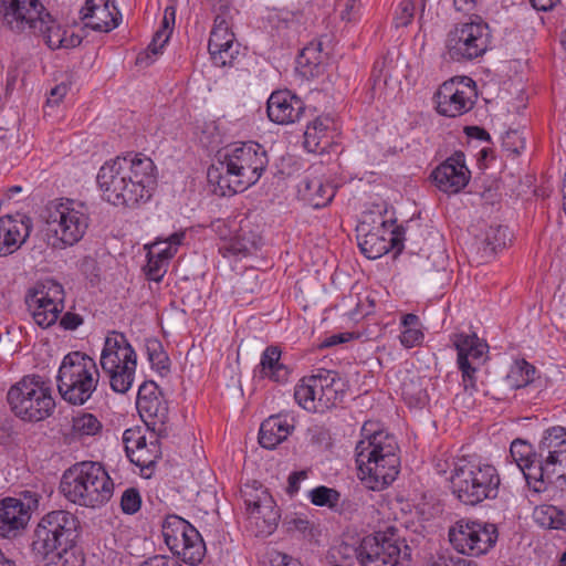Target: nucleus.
Listing matches in <instances>:
<instances>
[{"mask_svg":"<svg viewBox=\"0 0 566 566\" xmlns=\"http://www.w3.org/2000/svg\"><path fill=\"white\" fill-rule=\"evenodd\" d=\"M360 566H399L411 559V548L396 527L369 534L356 548Z\"/></svg>","mask_w":566,"mask_h":566,"instance_id":"nucleus-9","label":"nucleus"},{"mask_svg":"<svg viewBox=\"0 0 566 566\" xmlns=\"http://www.w3.org/2000/svg\"><path fill=\"white\" fill-rule=\"evenodd\" d=\"M169 32L166 30H158L154 36L149 45L147 46L144 53H139L136 63L137 64H150L154 62V57L161 53V50L167 44L169 40Z\"/></svg>","mask_w":566,"mask_h":566,"instance_id":"nucleus-46","label":"nucleus"},{"mask_svg":"<svg viewBox=\"0 0 566 566\" xmlns=\"http://www.w3.org/2000/svg\"><path fill=\"white\" fill-rule=\"evenodd\" d=\"M99 373L95 360L85 353L71 352L64 356L57 371V390L62 399L83 406L96 391Z\"/></svg>","mask_w":566,"mask_h":566,"instance_id":"nucleus-6","label":"nucleus"},{"mask_svg":"<svg viewBox=\"0 0 566 566\" xmlns=\"http://www.w3.org/2000/svg\"><path fill=\"white\" fill-rule=\"evenodd\" d=\"M233 44H237L234 33L223 18L217 17L208 41L209 53H216L226 48L230 49Z\"/></svg>","mask_w":566,"mask_h":566,"instance_id":"nucleus-36","label":"nucleus"},{"mask_svg":"<svg viewBox=\"0 0 566 566\" xmlns=\"http://www.w3.org/2000/svg\"><path fill=\"white\" fill-rule=\"evenodd\" d=\"M102 423L96 416L88 412H83L72 420L73 433L78 437H91L102 431Z\"/></svg>","mask_w":566,"mask_h":566,"instance_id":"nucleus-45","label":"nucleus"},{"mask_svg":"<svg viewBox=\"0 0 566 566\" xmlns=\"http://www.w3.org/2000/svg\"><path fill=\"white\" fill-rule=\"evenodd\" d=\"M160 437L158 432H153L149 444L143 448V450H138L133 458H129L130 462L139 467L142 471L153 470L156 462L161 458Z\"/></svg>","mask_w":566,"mask_h":566,"instance_id":"nucleus-37","label":"nucleus"},{"mask_svg":"<svg viewBox=\"0 0 566 566\" xmlns=\"http://www.w3.org/2000/svg\"><path fill=\"white\" fill-rule=\"evenodd\" d=\"M304 112V102L289 90L275 91L268 99V117L275 124L289 125L296 123Z\"/></svg>","mask_w":566,"mask_h":566,"instance_id":"nucleus-24","label":"nucleus"},{"mask_svg":"<svg viewBox=\"0 0 566 566\" xmlns=\"http://www.w3.org/2000/svg\"><path fill=\"white\" fill-rule=\"evenodd\" d=\"M210 228L221 240L226 242L232 237L230 223L224 219H217L211 222Z\"/></svg>","mask_w":566,"mask_h":566,"instance_id":"nucleus-56","label":"nucleus"},{"mask_svg":"<svg viewBox=\"0 0 566 566\" xmlns=\"http://www.w3.org/2000/svg\"><path fill=\"white\" fill-rule=\"evenodd\" d=\"M60 489L73 504L95 509L112 499L114 483L102 463L82 461L64 471Z\"/></svg>","mask_w":566,"mask_h":566,"instance_id":"nucleus-5","label":"nucleus"},{"mask_svg":"<svg viewBox=\"0 0 566 566\" xmlns=\"http://www.w3.org/2000/svg\"><path fill=\"white\" fill-rule=\"evenodd\" d=\"M321 376V369H318L316 374L302 378L300 384L295 386L294 398L305 410L317 411L321 408L318 401L321 397L318 387Z\"/></svg>","mask_w":566,"mask_h":566,"instance_id":"nucleus-34","label":"nucleus"},{"mask_svg":"<svg viewBox=\"0 0 566 566\" xmlns=\"http://www.w3.org/2000/svg\"><path fill=\"white\" fill-rule=\"evenodd\" d=\"M33 224L30 217L21 213L0 217V256L19 250L28 240Z\"/></svg>","mask_w":566,"mask_h":566,"instance_id":"nucleus-22","label":"nucleus"},{"mask_svg":"<svg viewBox=\"0 0 566 566\" xmlns=\"http://www.w3.org/2000/svg\"><path fill=\"white\" fill-rule=\"evenodd\" d=\"M271 563L273 566H303V564L286 554L274 553V556L271 558Z\"/></svg>","mask_w":566,"mask_h":566,"instance_id":"nucleus-62","label":"nucleus"},{"mask_svg":"<svg viewBox=\"0 0 566 566\" xmlns=\"http://www.w3.org/2000/svg\"><path fill=\"white\" fill-rule=\"evenodd\" d=\"M80 14L84 25L97 32H111L119 25L122 19L112 0H86Z\"/></svg>","mask_w":566,"mask_h":566,"instance_id":"nucleus-23","label":"nucleus"},{"mask_svg":"<svg viewBox=\"0 0 566 566\" xmlns=\"http://www.w3.org/2000/svg\"><path fill=\"white\" fill-rule=\"evenodd\" d=\"M296 70L304 77H316L323 72L322 43H308L296 59Z\"/></svg>","mask_w":566,"mask_h":566,"instance_id":"nucleus-35","label":"nucleus"},{"mask_svg":"<svg viewBox=\"0 0 566 566\" xmlns=\"http://www.w3.org/2000/svg\"><path fill=\"white\" fill-rule=\"evenodd\" d=\"M318 398L321 409H329L343 402L345 397V381L335 370L321 368Z\"/></svg>","mask_w":566,"mask_h":566,"instance_id":"nucleus-31","label":"nucleus"},{"mask_svg":"<svg viewBox=\"0 0 566 566\" xmlns=\"http://www.w3.org/2000/svg\"><path fill=\"white\" fill-rule=\"evenodd\" d=\"M67 91H69V85L65 83L55 85L50 92V96L48 98V104L49 105H57L62 101V98L65 96Z\"/></svg>","mask_w":566,"mask_h":566,"instance_id":"nucleus-61","label":"nucleus"},{"mask_svg":"<svg viewBox=\"0 0 566 566\" xmlns=\"http://www.w3.org/2000/svg\"><path fill=\"white\" fill-rule=\"evenodd\" d=\"M31 32L41 35L48 46L53 50L60 49L61 45H63L65 30H62V28L56 24L50 13L49 17L43 14V25L36 24Z\"/></svg>","mask_w":566,"mask_h":566,"instance_id":"nucleus-40","label":"nucleus"},{"mask_svg":"<svg viewBox=\"0 0 566 566\" xmlns=\"http://www.w3.org/2000/svg\"><path fill=\"white\" fill-rule=\"evenodd\" d=\"M256 249L255 241L247 238L245 232L241 229L239 233L232 235L220 250L224 251V255L231 254L233 256H248Z\"/></svg>","mask_w":566,"mask_h":566,"instance_id":"nucleus-43","label":"nucleus"},{"mask_svg":"<svg viewBox=\"0 0 566 566\" xmlns=\"http://www.w3.org/2000/svg\"><path fill=\"white\" fill-rule=\"evenodd\" d=\"M123 443L129 459L133 458L138 450H143V448L149 444V441L139 429H126L123 433Z\"/></svg>","mask_w":566,"mask_h":566,"instance_id":"nucleus-47","label":"nucleus"},{"mask_svg":"<svg viewBox=\"0 0 566 566\" xmlns=\"http://www.w3.org/2000/svg\"><path fill=\"white\" fill-rule=\"evenodd\" d=\"M161 532L165 544L184 563L191 566L199 565L206 556V544L198 532L185 518L169 514L165 517Z\"/></svg>","mask_w":566,"mask_h":566,"instance_id":"nucleus-12","label":"nucleus"},{"mask_svg":"<svg viewBox=\"0 0 566 566\" xmlns=\"http://www.w3.org/2000/svg\"><path fill=\"white\" fill-rule=\"evenodd\" d=\"M500 484L495 467L465 459L455 464L451 475L453 494L461 503L471 506L495 499Z\"/></svg>","mask_w":566,"mask_h":566,"instance_id":"nucleus-7","label":"nucleus"},{"mask_svg":"<svg viewBox=\"0 0 566 566\" xmlns=\"http://www.w3.org/2000/svg\"><path fill=\"white\" fill-rule=\"evenodd\" d=\"M326 125H324L323 120L316 118L311 124L307 125V128L304 133V145L305 147H310L312 142L318 137V134H323L326 130ZM317 145V143H314Z\"/></svg>","mask_w":566,"mask_h":566,"instance_id":"nucleus-55","label":"nucleus"},{"mask_svg":"<svg viewBox=\"0 0 566 566\" xmlns=\"http://www.w3.org/2000/svg\"><path fill=\"white\" fill-rule=\"evenodd\" d=\"M415 3L412 0H402L395 14V25L397 28L407 27L413 19Z\"/></svg>","mask_w":566,"mask_h":566,"instance_id":"nucleus-51","label":"nucleus"},{"mask_svg":"<svg viewBox=\"0 0 566 566\" xmlns=\"http://www.w3.org/2000/svg\"><path fill=\"white\" fill-rule=\"evenodd\" d=\"M136 366L120 365L119 368L111 373H105L109 378L111 388L117 394H126L134 381Z\"/></svg>","mask_w":566,"mask_h":566,"instance_id":"nucleus-44","label":"nucleus"},{"mask_svg":"<svg viewBox=\"0 0 566 566\" xmlns=\"http://www.w3.org/2000/svg\"><path fill=\"white\" fill-rule=\"evenodd\" d=\"M307 478L306 471L292 472L287 479L286 492L290 496H294L300 491V483Z\"/></svg>","mask_w":566,"mask_h":566,"instance_id":"nucleus-59","label":"nucleus"},{"mask_svg":"<svg viewBox=\"0 0 566 566\" xmlns=\"http://www.w3.org/2000/svg\"><path fill=\"white\" fill-rule=\"evenodd\" d=\"M308 497L315 506H326L336 513L343 512L339 505L342 495L336 489L319 485L308 492Z\"/></svg>","mask_w":566,"mask_h":566,"instance_id":"nucleus-41","label":"nucleus"},{"mask_svg":"<svg viewBox=\"0 0 566 566\" xmlns=\"http://www.w3.org/2000/svg\"><path fill=\"white\" fill-rule=\"evenodd\" d=\"M387 60L386 57L378 59L373 67L371 72V78L375 84L379 83L380 81H384V83H387V74H384V70L386 69Z\"/></svg>","mask_w":566,"mask_h":566,"instance_id":"nucleus-60","label":"nucleus"},{"mask_svg":"<svg viewBox=\"0 0 566 566\" xmlns=\"http://www.w3.org/2000/svg\"><path fill=\"white\" fill-rule=\"evenodd\" d=\"M240 53V44H233L230 49H221L219 52H210V57L216 66H231Z\"/></svg>","mask_w":566,"mask_h":566,"instance_id":"nucleus-50","label":"nucleus"},{"mask_svg":"<svg viewBox=\"0 0 566 566\" xmlns=\"http://www.w3.org/2000/svg\"><path fill=\"white\" fill-rule=\"evenodd\" d=\"M499 532L495 524L476 521H458L449 531L453 547L468 556L486 554L497 542Z\"/></svg>","mask_w":566,"mask_h":566,"instance_id":"nucleus-14","label":"nucleus"},{"mask_svg":"<svg viewBox=\"0 0 566 566\" xmlns=\"http://www.w3.org/2000/svg\"><path fill=\"white\" fill-rule=\"evenodd\" d=\"M185 239V230L171 233L166 239H157L153 245V249H157V252L150 250L147 254L145 274L148 280L159 282L163 279L166 273L165 266L167 262L176 255L178 248L184 243Z\"/></svg>","mask_w":566,"mask_h":566,"instance_id":"nucleus-21","label":"nucleus"},{"mask_svg":"<svg viewBox=\"0 0 566 566\" xmlns=\"http://www.w3.org/2000/svg\"><path fill=\"white\" fill-rule=\"evenodd\" d=\"M11 412L23 422H40L55 408L50 385L39 375H28L12 385L7 392Z\"/></svg>","mask_w":566,"mask_h":566,"instance_id":"nucleus-8","label":"nucleus"},{"mask_svg":"<svg viewBox=\"0 0 566 566\" xmlns=\"http://www.w3.org/2000/svg\"><path fill=\"white\" fill-rule=\"evenodd\" d=\"M242 494L244 496L247 510L251 514H258L259 517L263 518L264 523H266L269 527L277 525L280 520V510L276 507L273 499L265 490L261 488V495L253 496L247 485L245 489L242 490Z\"/></svg>","mask_w":566,"mask_h":566,"instance_id":"nucleus-32","label":"nucleus"},{"mask_svg":"<svg viewBox=\"0 0 566 566\" xmlns=\"http://www.w3.org/2000/svg\"><path fill=\"white\" fill-rule=\"evenodd\" d=\"M430 178L440 191L460 192L471 178V172L465 165V155L462 151H455L432 170Z\"/></svg>","mask_w":566,"mask_h":566,"instance_id":"nucleus-19","label":"nucleus"},{"mask_svg":"<svg viewBox=\"0 0 566 566\" xmlns=\"http://www.w3.org/2000/svg\"><path fill=\"white\" fill-rule=\"evenodd\" d=\"M0 13L3 23L14 32H30L36 25H43V14L49 12L40 0H0Z\"/></svg>","mask_w":566,"mask_h":566,"instance_id":"nucleus-18","label":"nucleus"},{"mask_svg":"<svg viewBox=\"0 0 566 566\" xmlns=\"http://www.w3.org/2000/svg\"><path fill=\"white\" fill-rule=\"evenodd\" d=\"M80 270L91 282L98 277L99 268L97 262L91 256H85L82 260Z\"/></svg>","mask_w":566,"mask_h":566,"instance_id":"nucleus-57","label":"nucleus"},{"mask_svg":"<svg viewBox=\"0 0 566 566\" xmlns=\"http://www.w3.org/2000/svg\"><path fill=\"white\" fill-rule=\"evenodd\" d=\"M399 339L403 347L412 348L422 342L423 333L419 328H403Z\"/></svg>","mask_w":566,"mask_h":566,"instance_id":"nucleus-54","label":"nucleus"},{"mask_svg":"<svg viewBox=\"0 0 566 566\" xmlns=\"http://www.w3.org/2000/svg\"><path fill=\"white\" fill-rule=\"evenodd\" d=\"M506 228L497 227L491 229L485 237V243L491 251L495 252L497 249L505 247Z\"/></svg>","mask_w":566,"mask_h":566,"instance_id":"nucleus-52","label":"nucleus"},{"mask_svg":"<svg viewBox=\"0 0 566 566\" xmlns=\"http://www.w3.org/2000/svg\"><path fill=\"white\" fill-rule=\"evenodd\" d=\"M174 560L167 555H154L145 559L139 566H170Z\"/></svg>","mask_w":566,"mask_h":566,"instance_id":"nucleus-64","label":"nucleus"},{"mask_svg":"<svg viewBox=\"0 0 566 566\" xmlns=\"http://www.w3.org/2000/svg\"><path fill=\"white\" fill-rule=\"evenodd\" d=\"M82 324V316L73 312H66L60 318V326L65 331H74Z\"/></svg>","mask_w":566,"mask_h":566,"instance_id":"nucleus-58","label":"nucleus"},{"mask_svg":"<svg viewBox=\"0 0 566 566\" xmlns=\"http://www.w3.org/2000/svg\"><path fill=\"white\" fill-rule=\"evenodd\" d=\"M46 223L63 247L77 243L88 228L87 208L71 199L51 201L46 206Z\"/></svg>","mask_w":566,"mask_h":566,"instance_id":"nucleus-10","label":"nucleus"},{"mask_svg":"<svg viewBox=\"0 0 566 566\" xmlns=\"http://www.w3.org/2000/svg\"><path fill=\"white\" fill-rule=\"evenodd\" d=\"M142 496L136 488L125 490L120 497V507L125 514H135L140 510Z\"/></svg>","mask_w":566,"mask_h":566,"instance_id":"nucleus-49","label":"nucleus"},{"mask_svg":"<svg viewBox=\"0 0 566 566\" xmlns=\"http://www.w3.org/2000/svg\"><path fill=\"white\" fill-rule=\"evenodd\" d=\"M15 497L0 501V537L13 538L27 527L30 517Z\"/></svg>","mask_w":566,"mask_h":566,"instance_id":"nucleus-27","label":"nucleus"},{"mask_svg":"<svg viewBox=\"0 0 566 566\" xmlns=\"http://www.w3.org/2000/svg\"><path fill=\"white\" fill-rule=\"evenodd\" d=\"M536 368L525 359H517L511 366L505 381L512 389H520L530 385L535 377Z\"/></svg>","mask_w":566,"mask_h":566,"instance_id":"nucleus-38","label":"nucleus"},{"mask_svg":"<svg viewBox=\"0 0 566 566\" xmlns=\"http://www.w3.org/2000/svg\"><path fill=\"white\" fill-rule=\"evenodd\" d=\"M402 240V229L397 227L389 232V238H385L384 234H380L379 230L369 231L363 237L358 245L361 253L367 259L376 260L388 253L390 250H395L396 253H400L403 248Z\"/></svg>","mask_w":566,"mask_h":566,"instance_id":"nucleus-26","label":"nucleus"},{"mask_svg":"<svg viewBox=\"0 0 566 566\" xmlns=\"http://www.w3.org/2000/svg\"><path fill=\"white\" fill-rule=\"evenodd\" d=\"M282 352L279 346H268L261 355L258 365L261 378H268L274 382H285L290 376L289 367L281 361Z\"/></svg>","mask_w":566,"mask_h":566,"instance_id":"nucleus-33","label":"nucleus"},{"mask_svg":"<svg viewBox=\"0 0 566 566\" xmlns=\"http://www.w3.org/2000/svg\"><path fill=\"white\" fill-rule=\"evenodd\" d=\"M482 365L474 364H465L464 361L458 365L459 370L461 371L462 384L465 391H470L472 395L474 391H478L476 385V373L479 371Z\"/></svg>","mask_w":566,"mask_h":566,"instance_id":"nucleus-48","label":"nucleus"},{"mask_svg":"<svg viewBox=\"0 0 566 566\" xmlns=\"http://www.w3.org/2000/svg\"><path fill=\"white\" fill-rule=\"evenodd\" d=\"M99 363L104 373L114 371L120 365L137 366V355L124 333L117 331L108 333Z\"/></svg>","mask_w":566,"mask_h":566,"instance_id":"nucleus-25","label":"nucleus"},{"mask_svg":"<svg viewBox=\"0 0 566 566\" xmlns=\"http://www.w3.org/2000/svg\"><path fill=\"white\" fill-rule=\"evenodd\" d=\"M146 352L151 368L159 373L160 376H166L170 371V359L164 350L161 342L157 338L147 339Z\"/></svg>","mask_w":566,"mask_h":566,"instance_id":"nucleus-42","label":"nucleus"},{"mask_svg":"<svg viewBox=\"0 0 566 566\" xmlns=\"http://www.w3.org/2000/svg\"><path fill=\"white\" fill-rule=\"evenodd\" d=\"M336 195V187L319 177H304L298 185V196L314 209L328 206Z\"/></svg>","mask_w":566,"mask_h":566,"instance_id":"nucleus-28","label":"nucleus"},{"mask_svg":"<svg viewBox=\"0 0 566 566\" xmlns=\"http://www.w3.org/2000/svg\"><path fill=\"white\" fill-rule=\"evenodd\" d=\"M491 43L489 24L480 17L458 23L447 35L446 49L452 61L467 62L481 57Z\"/></svg>","mask_w":566,"mask_h":566,"instance_id":"nucleus-11","label":"nucleus"},{"mask_svg":"<svg viewBox=\"0 0 566 566\" xmlns=\"http://www.w3.org/2000/svg\"><path fill=\"white\" fill-rule=\"evenodd\" d=\"M475 96V83L471 78L459 83L447 81L434 94L437 112L447 117L463 115L472 109Z\"/></svg>","mask_w":566,"mask_h":566,"instance_id":"nucleus-16","label":"nucleus"},{"mask_svg":"<svg viewBox=\"0 0 566 566\" xmlns=\"http://www.w3.org/2000/svg\"><path fill=\"white\" fill-rule=\"evenodd\" d=\"M453 345L457 349V365L465 364L483 365L488 359L489 345L484 339L476 336L475 333H458L452 336Z\"/></svg>","mask_w":566,"mask_h":566,"instance_id":"nucleus-29","label":"nucleus"},{"mask_svg":"<svg viewBox=\"0 0 566 566\" xmlns=\"http://www.w3.org/2000/svg\"><path fill=\"white\" fill-rule=\"evenodd\" d=\"M269 164L264 147L247 142L218 151L217 160L207 171L210 184H216L222 196L242 192L255 185Z\"/></svg>","mask_w":566,"mask_h":566,"instance_id":"nucleus-3","label":"nucleus"},{"mask_svg":"<svg viewBox=\"0 0 566 566\" xmlns=\"http://www.w3.org/2000/svg\"><path fill=\"white\" fill-rule=\"evenodd\" d=\"M538 457L543 467L545 491L553 482L554 475L566 467V429L553 427L544 432L538 443Z\"/></svg>","mask_w":566,"mask_h":566,"instance_id":"nucleus-17","label":"nucleus"},{"mask_svg":"<svg viewBox=\"0 0 566 566\" xmlns=\"http://www.w3.org/2000/svg\"><path fill=\"white\" fill-rule=\"evenodd\" d=\"M364 439L357 442L356 463L360 473L375 482L374 488L391 484L399 473L400 458L394 436L382 430L361 429Z\"/></svg>","mask_w":566,"mask_h":566,"instance_id":"nucleus-4","label":"nucleus"},{"mask_svg":"<svg viewBox=\"0 0 566 566\" xmlns=\"http://www.w3.org/2000/svg\"><path fill=\"white\" fill-rule=\"evenodd\" d=\"M81 536L78 517L55 510L44 514L31 535L30 549L35 560L45 566H83V557L75 554Z\"/></svg>","mask_w":566,"mask_h":566,"instance_id":"nucleus-2","label":"nucleus"},{"mask_svg":"<svg viewBox=\"0 0 566 566\" xmlns=\"http://www.w3.org/2000/svg\"><path fill=\"white\" fill-rule=\"evenodd\" d=\"M359 3L356 0H346L345 8L340 12L342 20L352 21L356 18Z\"/></svg>","mask_w":566,"mask_h":566,"instance_id":"nucleus-63","label":"nucleus"},{"mask_svg":"<svg viewBox=\"0 0 566 566\" xmlns=\"http://www.w3.org/2000/svg\"><path fill=\"white\" fill-rule=\"evenodd\" d=\"M293 430L294 426L289 422L286 416H270L261 423L259 443L262 448L272 450L285 441Z\"/></svg>","mask_w":566,"mask_h":566,"instance_id":"nucleus-30","label":"nucleus"},{"mask_svg":"<svg viewBox=\"0 0 566 566\" xmlns=\"http://www.w3.org/2000/svg\"><path fill=\"white\" fill-rule=\"evenodd\" d=\"M40 495L30 490H24L19 493V497H15L20 504H22V509L27 511V515L31 518V512L36 510L39 506Z\"/></svg>","mask_w":566,"mask_h":566,"instance_id":"nucleus-53","label":"nucleus"},{"mask_svg":"<svg viewBox=\"0 0 566 566\" xmlns=\"http://www.w3.org/2000/svg\"><path fill=\"white\" fill-rule=\"evenodd\" d=\"M136 408L151 432H158V436L166 434V422L168 420L169 408L158 385L153 380L144 381L137 392Z\"/></svg>","mask_w":566,"mask_h":566,"instance_id":"nucleus-15","label":"nucleus"},{"mask_svg":"<svg viewBox=\"0 0 566 566\" xmlns=\"http://www.w3.org/2000/svg\"><path fill=\"white\" fill-rule=\"evenodd\" d=\"M24 303L34 323L48 328L56 323L64 310L63 285L51 279L38 281L27 290Z\"/></svg>","mask_w":566,"mask_h":566,"instance_id":"nucleus-13","label":"nucleus"},{"mask_svg":"<svg viewBox=\"0 0 566 566\" xmlns=\"http://www.w3.org/2000/svg\"><path fill=\"white\" fill-rule=\"evenodd\" d=\"M534 520L544 528L563 530L566 526V514L554 505L544 504L535 507Z\"/></svg>","mask_w":566,"mask_h":566,"instance_id":"nucleus-39","label":"nucleus"},{"mask_svg":"<svg viewBox=\"0 0 566 566\" xmlns=\"http://www.w3.org/2000/svg\"><path fill=\"white\" fill-rule=\"evenodd\" d=\"M96 179L107 202L129 208L147 202L157 186L156 166L140 153H127L106 161Z\"/></svg>","mask_w":566,"mask_h":566,"instance_id":"nucleus-1","label":"nucleus"},{"mask_svg":"<svg viewBox=\"0 0 566 566\" xmlns=\"http://www.w3.org/2000/svg\"><path fill=\"white\" fill-rule=\"evenodd\" d=\"M510 453L523 472L527 485L536 493L545 492L538 449L534 450L526 441L516 439L511 444Z\"/></svg>","mask_w":566,"mask_h":566,"instance_id":"nucleus-20","label":"nucleus"}]
</instances>
